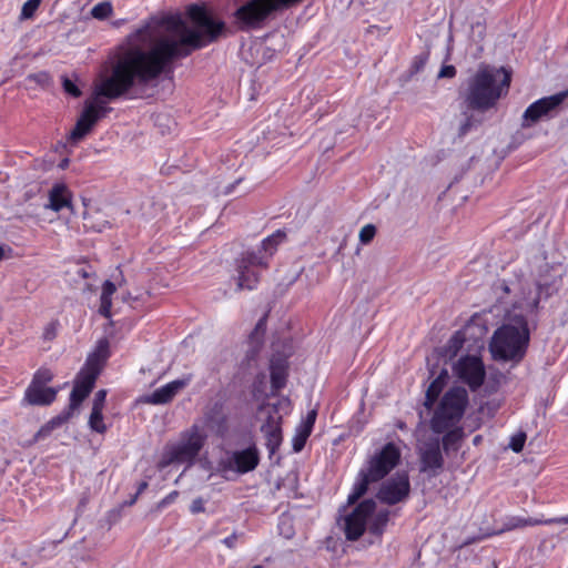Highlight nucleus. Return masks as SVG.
<instances>
[{"label":"nucleus","mask_w":568,"mask_h":568,"mask_svg":"<svg viewBox=\"0 0 568 568\" xmlns=\"http://www.w3.org/2000/svg\"><path fill=\"white\" fill-rule=\"evenodd\" d=\"M186 14L190 27L180 13L154 17L130 33L116 48L111 74L94 89V98L84 108L70 133V140H82L110 110L101 97L114 100L130 90L155 80L174 59L186 57L206 41L214 40L224 24L214 20L199 4H191Z\"/></svg>","instance_id":"nucleus-1"},{"label":"nucleus","mask_w":568,"mask_h":568,"mask_svg":"<svg viewBox=\"0 0 568 568\" xmlns=\"http://www.w3.org/2000/svg\"><path fill=\"white\" fill-rule=\"evenodd\" d=\"M496 293L510 307L506 311L508 322L494 332L489 351L495 359L518 362L529 344L528 318L538 308V294L525 283L505 281L496 285Z\"/></svg>","instance_id":"nucleus-2"},{"label":"nucleus","mask_w":568,"mask_h":568,"mask_svg":"<svg viewBox=\"0 0 568 568\" xmlns=\"http://www.w3.org/2000/svg\"><path fill=\"white\" fill-rule=\"evenodd\" d=\"M510 84V73L504 68L480 65L469 80L466 102L473 109L491 108Z\"/></svg>","instance_id":"nucleus-3"},{"label":"nucleus","mask_w":568,"mask_h":568,"mask_svg":"<svg viewBox=\"0 0 568 568\" xmlns=\"http://www.w3.org/2000/svg\"><path fill=\"white\" fill-rule=\"evenodd\" d=\"M206 440L207 434L204 427L193 424L182 430L176 439L165 444L158 462V468L163 470L171 465H185V469L191 468L196 463Z\"/></svg>","instance_id":"nucleus-4"},{"label":"nucleus","mask_w":568,"mask_h":568,"mask_svg":"<svg viewBox=\"0 0 568 568\" xmlns=\"http://www.w3.org/2000/svg\"><path fill=\"white\" fill-rule=\"evenodd\" d=\"M400 456L394 443H387L369 456L356 476L347 504H355L367 491L371 483L379 481L388 475L399 463Z\"/></svg>","instance_id":"nucleus-5"},{"label":"nucleus","mask_w":568,"mask_h":568,"mask_svg":"<svg viewBox=\"0 0 568 568\" xmlns=\"http://www.w3.org/2000/svg\"><path fill=\"white\" fill-rule=\"evenodd\" d=\"M388 517L389 511L387 509H377L375 500L366 499L344 517L345 536L349 540H357L365 530L379 536L388 523Z\"/></svg>","instance_id":"nucleus-6"},{"label":"nucleus","mask_w":568,"mask_h":568,"mask_svg":"<svg viewBox=\"0 0 568 568\" xmlns=\"http://www.w3.org/2000/svg\"><path fill=\"white\" fill-rule=\"evenodd\" d=\"M468 405V394L463 387H453L442 397L430 419V428L442 434L457 426Z\"/></svg>","instance_id":"nucleus-7"},{"label":"nucleus","mask_w":568,"mask_h":568,"mask_svg":"<svg viewBox=\"0 0 568 568\" xmlns=\"http://www.w3.org/2000/svg\"><path fill=\"white\" fill-rule=\"evenodd\" d=\"M288 408L290 400L287 398H282L277 400L276 404H263L258 408L260 418L265 419L261 426V430L266 437V445L272 453L281 445L282 442V415L280 414V409L287 413Z\"/></svg>","instance_id":"nucleus-8"},{"label":"nucleus","mask_w":568,"mask_h":568,"mask_svg":"<svg viewBox=\"0 0 568 568\" xmlns=\"http://www.w3.org/2000/svg\"><path fill=\"white\" fill-rule=\"evenodd\" d=\"M568 98V91L544 97L532 102L523 113L521 126L531 128L539 121L549 120L556 116L564 101Z\"/></svg>","instance_id":"nucleus-9"},{"label":"nucleus","mask_w":568,"mask_h":568,"mask_svg":"<svg viewBox=\"0 0 568 568\" xmlns=\"http://www.w3.org/2000/svg\"><path fill=\"white\" fill-rule=\"evenodd\" d=\"M260 457L255 447L226 452L217 462L216 471L245 474L256 468Z\"/></svg>","instance_id":"nucleus-10"},{"label":"nucleus","mask_w":568,"mask_h":568,"mask_svg":"<svg viewBox=\"0 0 568 568\" xmlns=\"http://www.w3.org/2000/svg\"><path fill=\"white\" fill-rule=\"evenodd\" d=\"M564 273L565 268L561 263H554L551 265L546 263L544 266H540L539 268V275L536 285L530 283L528 280L521 278L511 281L508 284L525 283L529 285L538 294L539 302L541 294H545V296H550L558 290Z\"/></svg>","instance_id":"nucleus-11"},{"label":"nucleus","mask_w":568,"mask_h":568,"mask_svg":"<svg viewBox=\"0 0 568 568\" xmlns=\"http://www.w3.org/2000/svg\"><path fill=\"white\" fill-rule=\"evenodd\" d=\"M266 261L255 252H247L237 261L236 285L239 290H254L260 274L257 267H265Z\"/></svg>","instance_id":"nucleus-12"},{"label":"nucleus","mask_w":568,"mask_h":568,"mask_svg":"<svg viewBox=\"0 0 568 568\" xmlns=\"http://www.w3.org/2000/svg\"><path fill=\"white\" fill-rule=\"evenodd\" d=\"M410 490L408 475L405 471L396 473L384 481L377 493V498L387 505H395L405 500Z\"/></svg>","instance_id":"nucleus-13"},{"label":"nucleus","mask_w":568,"mask_h":568,"mask_svg":"<svg viewBox=\"0 0 568 568\" xmlns=\"http://www.w3.org/2000/svg\"><path fill=\"white\" fill-rule=\"evenodd\" d=\"M454 373L471 389L480 387L485 379V367L477 356L462 357L454 366Z\"/></svg>","instance_id":"nucleus-14"},{"label":"nucleus","mask_w":568,"mask_h":568,"mask_svg":"<svg viewBox=\"0 0 568 568\" xmlns=\"http://www.w3.org/2000/svg\"><path fill=\"white\" fill-rule=\"evenodd\" d=\"M191 383V376H184L182 378L172 381L154 392L143 395L141 402L151 405H164L170 403L182 389H184Z\"/></svg>","instance_id":"nucleus-15"},{"label":"nucleus","mask_w":568,"mask_h":568,"mask_svg":"<svg viewBox=\"0 0 568 568\" xmlns=\"http://www.w3.org/2000/svg\"><path fill=\"white\" fill-rule=\"evenodd\" d=\"M98 376V369H88L85 368L82 371L73 386V389L70 394V405H69V413L70 416L73 410H75L83 399L90 394L92 390L95 379Z\"/></svg>","instance_id":"nucleus-16"},{"label":"nucleus","mask_w":568,"mask_h":568,"mask_svg":"<svg viewBox=\"0 0 568 568\" xmlns=\"http://www.w3.org/2000/svg\"><path fill=\"white\" fill-rule=\"evenodd\" d=\"M568 517H556L549 519L542 518H531V517H523V516H510L506 518L504 523V527L499 532L510 531L515 529L525 528L528 526H537V525H554V524H567Z\"/></svg>","instance_id":"nucleus-17"},{"label":"nucleus","mask_w":568,"mask_h":568,"mask_svg":"<svg viewBox=\"0 0 568 568\" xmlns=\"http://www.w3.org/2000/svg\"><path fill=\"white\" fill-rule=\"evenodd\" d=\"M57 396V390L52 387L38 384L32 381L24 394V400L30 405H50Z\"/></svg>","instance_id":"nucleus-18"},{"label":"nucleus","mask_w":568,"mask_h":568,"mask_svg":"<svg viewBox=\"0 0 568 568\" xmlns=\"http://www.w3.org/2000/svg\"><path fill=\"white\" fill-rule=\"evenodd\" d=\"M316 416L317 412L315 409H312L296 426L295 434L292 439L294 452H301L304 448L305 443L312 433L313 426L316 420Z\"/></svg>","instance_id":"nucleus-19"},{"label":"nucleus","mask_w":568,"mask_h":568,"mask_svg":"<svg viewBox=\"0 0 568 568\" xmlns=\"http://www.w3.org/2000/svg\"><path fill=\"white\" fill-rule=\"evenodd\" d=\"M54 212H59L64 207H71V193L62 183H57L49 192V203L45 205Z\"/></svg>","instance_id":"nucleus-20"},{"label":"nucleus","mask_w":568,"mask_h":568,"mask_svg":"<svg viewBox=\"0 0 568 568\" xmlns=\"http://www.w3.org/2000/svg\"><path fill=\"white\" fill-rule=\"evenodd\" d=\"M420 458L423 469H438L443 465V457L438 442H434L420 447Z\"/></svg>","instance_id":"nucleus-21"},{"label":"nucleus","mask_w":568,"mask_h":568,"mask_svg":"<svg viewBox=\"0 0 568 568\" xmlns=\"http://www.w3.org/2000/svg\"><path fill=\"white\" fill-rule=\"evenodd\" d=\"M270 369L272 390L277 392L285 386L287 376V362L282 358L272 359Z\"/></svg>","instance_id":"nucleus-22"},{"label":"nucleus","mask_w":568,"mask_h":568,"mask_svg":"<svg viewBox=\"0 0 568 568\" xmlns=\"http://www.w3.org/2000/svg\"><path fill=\"white\" fill-rule=\"evenodd\" d=\"M448 378V372L446 369H442V372L438 374V376L430 383L426 390V399H425V406L430 408L435 400L437 399L438 395L442 393L443 387L446 384V381Z\"/></svg>","instance_id":"nucleus-23"},{"label":"nucleus","mask_w":568,"mask_h":568,"mask_svg":"<svg viewBox=\"0 0 568 568\" xmlns=\"http://www.w3.org/2000/svg\"><path fill=\"white\" fill-rule=\"evenodd\" d=\"M116 287L111 281H105L102 286L101 303L99 312L104 317H110L112 306V295L115 293Z\"/></svg>","instance_id":"nucleus-24"},{"label":"nucleus","mask_w":568,"mask_h":568,"mask_svg":"<svg viewBox=\"0 0 568 568\" xmlns=\"http://www.w3.org/2000/svg\"><path fill=\"white\" fill-rule=\"evenodd\" d=\"M102 412H103V409H101V408L92 407L90 416H89V420H88V425H89L90 429L95 433H99V434H104L108 430V426L104 423Z\"/></svg>","instance_id":"nucleus-25"},{"label":"nucleus","mask_w":568,"mask_h":568,"mask_svg":"<svg viewBox=\"0 0 568 568\" xmlns=\"http://www.w3.org/2000/svg\"><path fill=\"white\" fill-rule=\"evenodd\" d=\"M445 433L446 434L443 437L444 449H457L458 444L463 437V429L457 425L453 428L447 429Z\"/></svg>","instance_id":"nucleus-26"},{"label":"nucleus","mask_w":568,"mask_h":568,"mask_svg":"<svg viewBox=\"0 0 568 568\" xmlns=\"http://www.w3.org/2000/svg\"><path fill=\"white\" fill-rule=\"evenodd\" d=\"M465 343V336L462 332H456L447 342L445 347V355L449 358L455 357L458 352L462 349Z\"/></svg>","instance_id":"nucleus-27"},{"label":"nucleus","mask_w":568,"mask_h":568,"mask_svg":"<svg viewBox=\"0 0 568 568\" xmlns=\"http://www.w3.org/2000/svg\"><path fill=\"white\" fill-rule=\"evenodd\" d=\"M108 348H109L108 341H105V339L100 341L98 344V347H97V352L88 358L87 368L88 369L97 368L99 371L98 359L99 358L105 359L108 357Z\"/></svg>","instance_id":"nucleus-28"},{"label":"nucleus","mask_w":568,"mask_h":568,"mask_svg":"<svg viewBox=\"0 0 568 568\" xmlns=\"http://www.w3.org/2000/svg\"><path fill=\"white\" fill-rule=\"evenodd\" d=\"M285 239V233L277 230L272 235L267 236L262 241V250L267 253L268 255H272L274 251L276 250L277 245L282 243Z\"/></svg>","instance_id":"nucleus-29"},{"label":"nucleus","mask_w":568,"mask_h":568,"mask_svg":"<svg viewBox=\"0 0 568 568\" xmlns=\"http://www.w3.org/2000/svg\"><path fill=\"white\" fill-rule=\"evenodd\" d=\"M112 12L113 7L109 1L99 2L91 9V16L98 20H104L109 18Z\"/></svg>","instance_id":"nucleus-30"},{"label":"nucleus","mask_w":568,"mask_h":568,"mask_svg":"<svg viewBox=\"0 0 568 568\" xmlns=\"http://www.w3.org/2000/svg\"><path fill=\"white\" fill-rule=\"evenodd\" d=\"M41 0H28L23 3L21 9V18L30 19L39 8Z\"/></svg>","instance_id":"nucleus-31"},{"label":"nucleus","mask_w":568,"mask_h":568,"mask_svg":"<svg viewBox=\"0 0 568 568\" xmlns=\"http://www.w3.org/2000/svg\"><path fill=\"white\" fill-rule=\"evenodd\" d=\"M376 234V227L373 224L364 225L358 234L359 242L362 244H368Z\"/></svg>","instance_id":"nucleus-32"},{"label":"nucleus","mask_w":568,"mask_h":568,"mask_svg":"<svg viewBox=\"0 0 568 568\" xmlns=\"http://www.w3.org/2000/svg\"><path fill=\"white\" fill-rule=\"evenodd\" d=\"M526 442V434L519 432L510 437L509 448L515 453H520Z\"/></svg>","instance_id":"nucleus-33"},{"label":"nucleus","mask_w":568,"mask_h":568,"mask_svg":"<svg viewBox=\"0 0 568 568\" xmlns=\"http://www.w3.org/2000/svg\"><path fill=\"white\" fill-rule=\"evenodd\" d=\"M427 60H428V55L425 53L416 55L413 59L410 68H409L410 75H414V74L420 72L425 68Z\"/></svg>","instance_id":"nucleus-34"},{"label":"nucleus","mask_w":568,"mask_h":568,"mask_svg":"<svg viewBox=\"0 0 568 568\" xmlns=\"http://www.w3.org/2000/svg\"><path fill=\"white\" fill-rule=\"evenodd\" d=\"M59 325L58 321H51L48 323L43 328L42 338L44 341H52L58 334Z\"/></svg>","instance_id":"nucleus-35"},{"label":"nucleus","mask_w":568,"mask_h":568,"mask_svg":"<svg viewBox=\"0 0 568 568\" xmlns=\"http://www.w3.org/2000/svg\"><path fill=\"white\" fill-rule=\"evenodd\" d=\"M63 89L67 93L70 95L78 98L81 95L80 89L77 87V84L69 78L64 77L62 80Z\"/></svg>","instance_id":"nucleus-36"},{"label":"nucleus","mask_w":568,"mask_h":568,"mask_svg":"<svg viewBox=\"0 0 568 568\" xmlns=\"http://www.w3.org/2000/svg\"><path fill=\"white\" fill-rule=\"evenodd\" d=\"M105 399H106V390L105 389L98 390L94 395L92 407L104 409Z\"/></svg>","instance_id":"nucleus-37"},{"label":"nucleus","mask_w":568,"mask_h":568,"mask_svg":"<svg viewBox=\"0 0 568 568\" xmlns=\"http://www.w3.org/2000/svg\"><path fill=\"white\" fill-rule=\"evenodd\" d=\"M52 379V374L48 369L38 371L32 381H38V384L45 385V383Z\"/></svg>","instance_id":"nucleus-38"},{"label":"nucleus","mask_w":568,"mask_h":568,"mask_svg":"<svg viewBox=\"0 0 568 568\" xmlns=\"http://www.w3.org/2000/svg\"><path fill=\"white\" fill-rule=\"evenodd\" d=\"M55 425L57 423L54 420H51L50 423L41 427L36 434V439L45 437L55 427Z\"/></svg>","instance_id":"nucleus-39"},{"label":"nucleus","mask_w":568,"mask_h":568,"mask_svg":"<svg viewBox=\"0 0 568 568\" xmlns=\"http://www.w3.org/2000/svg\"><path fill=\"white\" fill-rule=\"evenodd\" d=\"M190 510L192 514L203 513L205 510L204 500L200 497L195 498L190 506Z\"/></svg>","instance_id":"nucleus-40"},{"label":"nucleus","mask_w":568,"mask_h":568,"mask_svg":"<svg viewBox=\"0 0 568 568\" xmlns=\"http://www.w3.org/2000/svg\"><path fill=\"white\" fill-rule=\"evenodd\" d=\"M456 69L454 65H444L438 72V78H454Z\"/></svg>","instance_id":"nucleus-41"},{"label":"nucleus","mask_w":568,"mask_h":568,"mask_svg":"<svg viewBox=\"0 0 568 568\" xmlns=\"http://www.w3.org/2000/svg\"><path fill=\"white\" fill-rule=\"evenodd\" d=\"M179 493L176 490L170 493L166 497H164L160 503H159V507L163 508L168 505H170L171 503H173L175 500V498L178 497Z\"/></svg>","instance_id":"nucleus-42"},{"label":"nucleus","mask_w":568,"mask_h":568,"mask_svg":"<svg viewBox=\"0 0 568 568\" xmlns=\"http://www.w3.org/2000/svg\"><path fill=\"white\" fill-rule=\"evenodd\" d=\"M237 534L233 532L232 535L225 537L222 542L230 549H233L235 547L236 540H237Z\"/></svg>","instance_id":"nucleus-43"},{"label":"nucleus","mask_w":568,"mask_h":568,"mask_svg":"<svg viewBox=\"0 0 568 568\" xmlns=\"http://www.w3.org/2000/svg\"><path fill=\"white\" fill-rule=\"evenodd\" d=\"M471 125H473L471 119L469 116H467L465 119L464 123L460 124L459 134L460 135H465L466 133H468V131L470 130Z\"/></svg>","instance_id":"nucleus-44"},{"label":"nucleus","mask_w":568,"mask_h":568,"mask_svg":"<svg viewBox=\"0 0 568 568\" xmlns=\"http://www.w3.org/2000/svg\"><path fill=\"white\" fill-rule=\"evenodd\" d=\"M7 252H11V248L7 245H3V244H0V261H2L3 258H6V253Z\"/></svg>","instance_id":"nucleus-45"},{"label":"nucleus","mask_w":568,"mask_h":568,"mask_svg":"<svg viewBox=\"0 0 568 568\" xmlns=\"http://www.w3.org/2000/svg\"><path fill=\"white\" fill-rule=\"evenodd\" d=\"M148 484L144 481L140 485L138 493H142L146 488Z\"/></svg>","instance_id":"nucleus-46"},{"label":"nucleus","mask_w":568,"mask_h":568,"mask_svg":"<svg viewBox=\"0 0 568 568\" xmlns=\"http://www.w3.org/2000/svg\"><path fill=\"white\" fill-rule=\"evenodd\" d=\"M78 274L82 277H87L88 276V273L85 272V270L81 268L78 271Z\"/></svg>","instance_id":"nucleus-47"},{"label":"nucleus","mask_w":568,"mask_h":568,"mask_svg":"<svg viewBox=\"0 0 568 568\" xmlns=\"http://www.w3.org/2000/svg\"><path fill=\"white\" fill-rule=\"evenodd\" d=\"M123 22H124V20H118V21L113 22V26L114 27H120Z\"/></svg>","instance_id":"nucleus-48"},{"label":"nucleus","mask_w":568,"mask_h":568,"mask_svg":"<svg viewBox=\"0 0 568 568\" xmlns=\"http://www.w3.org/2000/svg\"><path fill=\"white\" fill-rule=\"evenodd\" d=\"M292 534H293V532H292V530H291V529H288V530L285 532V537L290 538V537L292 536Z\"/></svg>","instance_id":"nucleus-49"},{"label":"nucleus","mask_w":568,"mask_h":568,"mask_svg":"<svg viewBox=\"0 0 568 568\" xmlns=\"http://www.w3.org/2000/svg\"><path fill=\"white\" fill-rule=\"evenodd\" d=\"M479 440H480V436H476V437L474 438V443H475V444L479 443Z\"/></svg>","instance_id":"nucleus-50"},{"label":"nucleus","mask_w":568,"mask_h":568,"mask_svg":"<svg viewBox=\"0 0 568 568\" xmlns=\"http://www.w3.org/2000/svg\"><path fill=\"white\" fill-rule=\"evenodd\" d=\"M68 164V160H64L61 164L62 168H64Z\"/></svg>","instance_id":"nucleus-51"},{"label":"nucleus","mask_w":568,"mask_h":568,"mask_svg":"<svg viewBox=\"0 0 568 568\" xmlns=\"http://www.w3.org/2000/svg\"><path fill=\"white\" fill-rule=\"evenodd\" d=\"M252 568H263V566H261V565H256V566H254V567H252Z\"/></svg>","instance_id":"nucleus-52"}]
</instances>
